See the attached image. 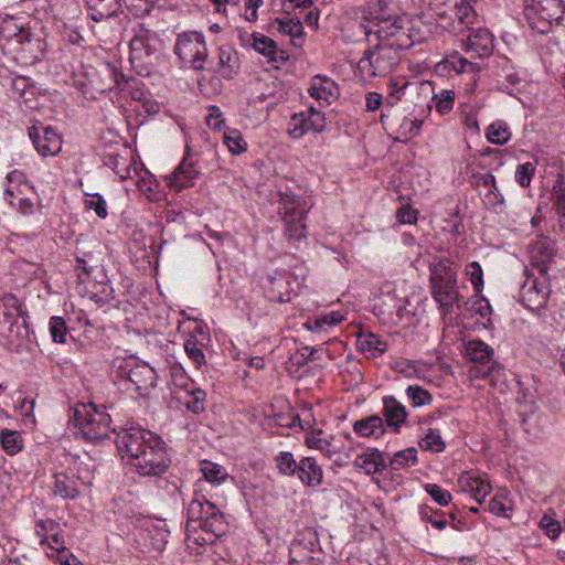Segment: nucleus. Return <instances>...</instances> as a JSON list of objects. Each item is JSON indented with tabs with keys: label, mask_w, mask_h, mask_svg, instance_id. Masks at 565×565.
I'll list each match as a JSON object with an SVG mask.
<instances>
[{
	"label": "nucleus",
	"mask_w": 565,
	"mask_h": 565,
	"mask_svg": "<svg viewBox=\"0 0 565 565\" xmlns=\"http://www.w3.org/2000/svg\"><path fill=\"white\" fill-rule=\"evenodd\" d=\"M115 443L121 459L141 476H160L169 466L164 441L150 430L141 427L121 429Z\"/></svg>",
	"instance_id": "nucleus-1"
},
{
	"label": "nucleus",
	"mask_w": 565,
	"mask_h": 565,
	"mask_svg": "<svg viewBox=\"0 0 565 565\" xmlns=\"http://www.w3.org/2000/svg\"><path fill=\"white\" fill-rule=\"evenodd\" d=\"M0 49L19 64L31 65L44 56L46 42L19 19L6 17L0 21Z\"/></svg>",
	"instance_id": "nucleus-2"
},
{
	"label": "nucleus",
	"mask_w": 565,
	"mask_h": 565,
	"mask_svg": "<svg viewBox=\"0 0 565 565\" xmlns=\"http://www.w3.org/2000/svg\"><path fill=\"white\" fill-rule=\"evenodd\" d=\"M227 531V523L216 505L204 498H194L188 507L186 542L204 546L213 544Z\"/></svg>",
	"instance_id": "nucleus-3"
},
{
	"label": "nucleus",
	"mask_w": 565,
	"mask_h": 565,
	"mask_svg": "<svg viewBox=\"0 0 565 565\" xmlns=\"http://www.w3.org/2000/svg\"><path fill=\"white\" fill-rule=\"evenodd\" d=\"M360 28L371 42L374 36L377 43L385 44L398 51L411 49L416 41L417 33L414 31L412 21L406 15H375L364 18Z\"/></svg>",
	"instance_id": "nucleus-4"
},
{
	"label": "nucleus",
	"mask_w": 565,
	"mask_h": 565,
	"mask_svg": "<svg viewBox=\"0 0 565 565\" xmlns=\"http://www.w3.org/2000/svg\"><path fill=\"white\" fill-rule=\"evenodd\" d=\"M157 373L148 363L134 358H117L110 365L115 386L132 398L147 396L157 384Z\"/></svg>",
	"instance_id": "nucleus-5"
},
{
	"label": "nucleus",
	"mask_w": 565,
	"mask_h": 565,
	"mask_svg": "<svg viewBox=\"0 0 565 565\" xmlns=\"http://www.w3.org/2000/svg\"><path fill=\"white\" fill-rule=\"evenodd\" d=\"M71 423L77 428L76 433L89 443H98L113 431L110 415L95 403L76 405Z\"/></svg>",
	"instance_id": "nucleus-6"
},
{
	"label": "nucleus",
	"mask_w": 565,
	"mask_h": 565,
	"mask_svg": "<svg viewBox=\"0 0 565 565\" xmlns=\"http://www.w3.org/2000/svg\"><path fill=\"white\" fill-rule=\"evenodd\" d=\"M161 50L160 36L154 31L139 25L130 40L129 61L138 74L149 75L150 67L160 58Z\"/></svg>",
	"instance_id": "nucleus-7"
},
{
	"label": "nucleus",
	"mask_w": 565,
	"mask_h": 565,
	"mask_svg": "<svg viewBox=\"0 0 565 565\" xmlns=\"http://www.w3.org/2000/svg\"><path fill=\"white\" fill-rule=\"evenodd\" d=\"M279 213L285 226V236L291 243L306 238V216L309 211L307 202L290 192H279Z\"/></svg>",
	"instance_id": "nucleus-8"
},
{
	"label": "nucleus",
	"mask_w": 565,
	"mask_h": 565,
	"mask_svg": "<svg viewBox=\"0 0 565 565\" xmlns=\"http://www.w3.org/2000/svg\"><path fill=\"white\" fill-rule=\"evenodd\" d=\"M564 12L563 0H525L523 11L529 25L540 33H547L553 24H559Z\"/></svg>",
	"instance_id": "nucleus-9"
},
{
	"label": "nucleus",
	"mask_w": 565,
	"mask_h": 565,
	"mask_svg": "<svg viewBox=\"0 0 565 565\" xmlns=\"http://www.w3.org/2000/svg\"><path fill=\"white\" fill-rule=\"evenodd\" d=\"M174 53L194 71H203L209 56L204 35L195 31L179 34Z\"/></svg>",
	"instance_id": "nucleus-10"
},
{
	"label": "nucleus",
	"mask_w": 565,
	"mask_h": 565,
	"mask_svg": "<svg viewBox=\"0 0 565 565\" xmlns=\"http://www.w3.org/2000/svg\"><path fill=\"white\" fill-rule=\"evenodd\" d=\"M399 52L385 44L377 43L373 50L364 52L359 61V68L370 76H385L398 64Z\"/></svg>",
	"instance_id": "nucleus-11"
},
{
	"label": "nucleus",
	"mask_w": 565,
	"mask_h": 565,
	"mask_svg": "<svg viewBox=\"0 0 565 565\" xmlns=\"http://www.w3.org/2000/svg\"><path fill=\"white\" fill-rule=\"evenodd\" d=\"M524 274L526 278L520 289V301L530 310H540L545 307L551 294L548 278L544 275L536 277L529 268Z\"/></svg>",
	"instance_id": "nucleus-12"
},
{
	"label": "nucleus",
	"mask_w": 565,
	"mask_h": 565,
	"mask_svg": "<svg viewBox=\"0 0 565 565\" xmlns=\"http://www.w3.org/2000/svg\"><path fill=\"white\" fill-rule=\"evenodd\" d=\"M326 116L322 111L309 107L292 115L288 122V134L294 139L302 138L307 132L320 134L326 129Z\"/></svg>",
	"instance_id": "nucleus-13"
},
{
	"label": "nucleus",
	"mask_w": 565,
	"mask_h": 565,
	"mask_svg": "<svg viewBox=\"0 0 565 565\" xmlns=\"http://www.w3.org/2000/svg\"><path fill=\"white\" fill-rule=\"evenodd\" d=\"M28 131L40 156L54 157L61 151L62 138L52 127L44 126L40 122L31 126Z\"/></svg>",
	"instance_id": "nucleus-14"
},
{
	"label": "nucleus",
	"mask_w": 565,
	"mask_h": 565,
	"mask_svg": "<svg viewBox=\"0 0 565 565\" xmlns=\"http://www.w3.org/2000/svg\"><path fill=\"white\" fill-rule=\"evenodd\" d=\"M200 173L199 160L190 153V149L188 148L180 164L167 177L168 185L175 191H181L192 186Z\"/></svg>",
	"instance_id": "nucleus-15"
},
{
	"label": "nucleus",
	"mask_w": 565,
	"mask_h": 565,
	"mask_svg": "<svg viewBox=\"0 0 565 565\" xmlns=\"http://www.w3.org/2000/svg\"><path fill=\"white\" fill-rule=\"evenodd\" d=\"M554 242L547 236L540 235L529 246L530 266L539 275L547 276L548 266L554 257Z\"/></svg>",
	"instance_id": "nucleus-16"
},
{
	"label": "nucleus",
	"mask_w": 565,
	"mask_h": 565,
	"mask_svg": "<svg viewBox=\"0 0 565 565\" xmlns=\"http://www.w3.org/2000/svg\"><path fill=\"white\" fill-rule=\"evenodd\" d=\"M305 444L311 449L321 451L326 457L345 452V446L341 437L328 435L322 429H312L306 435Z\"/></svg>",
	"instance_id": "nucleus-17"
},
{
	"label": "nucleus",
	"mask_w": 565,
	"mask_h": 565,
	"mask_svg": "<svg viewBox=\"0 0 565 565\" xmlns=\"http://www.w3.org/2000/svg\"><path fill=\"white\" fill-rule=\"evenodd\" d=\"M292 278L286 271H276L267 278L265 285L267 297L275 302H289L294 295Z\"/></svg>",
	"instance_id": "nucleus-18"
},
{
	"label": "nucleus",
	"mask_w": 565,
	"mask_h": 565,
	"mask_svg": "<svg viewBox=\"0 0 565 565\" xmlns=\"http://www.w3.org/2000/svg\"><path fill=\"white\" fill-rule=\"evenodd\" d=\"M89 82L94 89L99 93L115 88L124 89L122 86L126 84L124 75L118 74L116 67L109 64L103 65L99 70L92 73L89 75Z\"/></svg>",
	"instance_id": "nucleus-19"
},
{
	"label": "nucleus",
	"mask_w": 565,
	"mask_h": 565,
	"mask_svg": "<svg viewBox=\"0 0 565 565\" xmlns=\"http://www.w3.org/2000/svg\"><path fill=\"white\" fill-rule=\"evenodd\" d=\"M458 487L462 492L470 493L478 503H482L492 490L491 484L473 471L462 472L458 478Z\"/></svg>",
	"instance_id": "nucleus-20"
},
{
	"label": "nucleus",
	"mask_w": 565,
	"mask_h": 565,
	"mask_svg": "<svg viewBox=\"0 0 565 565\" xmlns=\"http://www.w3.org/2000/svg\"><path fill=\"white\" fill-rule=\"evenodd\" d=\"M466 52L471 53V56L483 57L492 53L493 36L486 29L473 30L463 43Z\"/></svg>",
	"instance_id": "nucleus-21"
},
{
	"label": "nucleus",
	"mask_w": 565,
	"mask_h": 565,
	"mask_svg": "<svg viewBox=\"0 0 565 565\" xmlns=\"http://www.w3.org/2000/svg\"><path fill=\"white\" fill-rule=\"evenodd\" d=\"M308 93L320 104L330 105L338 98L339 87L331 78L317 75L311 79Z\"/></svg>",
	"instance_id": "nucleus-22"
},
{
	"label": "nucleus",
	"mask_w": 565,
	"mask_h": 565,
	"mask_svg": "<svg viewBox=\"0 0 565 565\" xmlns=\"http://www.w3.org/2000/svg\"><path fill=\"white\" fill-rule=\"evenodd\" d=\"M382 415L386 426L392 428L395 433H398L401 426L407 418V411L394 396H384Z\"/></svg>",
	"instance_id": "nucleus-23"
},
{
	"label": "nucleus",
	"mask_w": 565,
	"mask_h": 565,
	"mask_svg": "<svg viewBox=\"0 0 565 565\" xmlns=\"http://www.w3.org/2000/svg\"><path fill=\"white\" fill-rule=\"evenodd\" d=\"M241 68L239 57L236 50L230 45H223L218 50V75L224 79L234 78Z\"/></svg>",
	"instance_id": "nucleus-24"
},
{
	"label": "nucleus",
	"mask_w": 565,
	"mask_h": 565,
	"mask_svg": "<svg viewBox=\"0 0 565 565\" xmlns=\"http://www.w3.org/2000/svg\"><path fill=\"white\" fill-rule=\"evenodd\" d=\"M89 18L100 22L116 15L124 0H85Z\"/></svg>",
	"instance_id": "nucleus-25"
},
{
	"label": "nucleus",
	"mask_w": 565,
	"mask_h": 565,
	"mask_svg": "<svg viewBox=\"0 0 565 565\" xmlns=\"http://www.w3.org/2000/svg\"><path fill=\"white\" fill-rule=\"evenodd\" d=\"M296 475L303 484L312 488L320 486L323 480V471L313 457H303L298 462Z\"/></svg>",
	"instance_id": "nucleus-26"
},
{
	"label": "nucleus",
	"mask_w": 565,
	"mask_h": 565,
	"mask_svg": "<svg viewBox=\"0 0 565 565\" xmlns=\"http://www.w3.org/2000/svg\"><path fill=\"white\" fill-rule=\"evenodd\" d=\"M356 348L367 359H376L387 351V343L372 332H360L356 338Z\"/></svg>",
	"instance_id": "nucleus-27"
},
{
	"label": "nucleus",
	"mask_w": 565,
	"mask_h": 565,
	"mask_svg": "<svg viewBox=\"0 0 565 565\" xmlns=\"http://www.w3.org/2000/svg\"><path fill=\"white\" fill-rule=\"evenodd\" d=\"M431 295L445 315L451 313L454 305L459 301L457 282L434 284L431 285Z\"/></svg>",
	"instance_id": "nucleus-28"
},
{
	"label": "nucleus",
	"mask_w": 565,
	"mask_h": 565,
	"mask_svg": "<svg viewBox=\"0 0 565 565\" xmlns=\"http://www.w3.org/2000/svg\"><path fill=\"white\" fill-rule=\"evenodd\" d=\"M79 480L64 472L54 475L53 493L65 500H74L79 495Z\"/></svg>",
	"instance_id": "nucleus-29"
},
{
	"label": "nucleus",
	"mask_w": 565,
	"mask_h": 565,
	"mask_svg": "<svg viewBox=\"0 0 565 565\" xmlns=\"http://www.w3.org/2000/svg\"><path fill=\"white\" fill-rule=\"evenodd\" d=\"M8 185L4 191L6 201L11 204L13 201V196H26L31 194L35 196V192L33 186L25 180H23V174L14 170L7 175Z\"/></svg>",
	"instance_id": "nucleus-30"
},
{
	"label": "nucleus",
	"mask_w": 565,
	"mask_h": 565,
	"mask_svg": "<svg viewBox=\"0 0 565 565\" xmlns=\"http://www.w3.org/2000/svg\"><path fill=\"white\" fill-rule=\"evenodd\" d=\"M353 430L361 437H373L375 439L382 437L385 433L383 418L379 415L355 420Z\"/></svg>",
	"instance_id": "nucleus-31"
},
{
	"label": "nucleus",
	"mask_w": 565,
	"mask_h": 565,
	"mask_svg": "<svg viewBox=\"0 0 565 565\" xmlns=\"http://www.w3.org/2000/svg\"><path fill=\"white\" fill-rule=\"evenodd\" d=\"M430 284L457 282V268L448 258H440L430 266Z\"/></svg>",
	"instance_id": "nucleus-32"
},
{
	"label": "nucleus",
	"mask_w": 565,
	"mask_h": 565,
	"mask_svg": "<svg viewBox=\"0 0 565 565\" xmlns=\"http://www.w3.org/2000/svg\"><path fill=\"white\" fill-rule=\"evenodd\" d=\"M185 408L193 414H201L205 411L206 393L199 387H190L179 396Z\"/></svg>",
	"instance_id": "nucleus-33"
},
{
	"label": "nucleus",
	"mask_w": 565,
	"mask_h": 565,
	"mask_svg": "<svg viewBox=\"0 0 565 565\" xmlns=\"http://www.w3.org/2000/svg\"><path fill=\"white\" fill-rule=\"evenodd\" d=\"M354 466L367 475L380 472L384 469L383 455L380 451H374L370 455L358 456Z\"/></svg>",
	"instance_id": "nucleus-34"
},
{
	"label": "nucleus",
	"mask_w": 565,
	"mask_h": 565,
	"mask_svg": "<svg viewBox=\"0 0 565 565\" xmlns=\"http://www.w3.org/2000/svg\"><path fill=\"white\" fill-rule=\"evenodd\" d=\"M201 471L204 479L213 486H220L230 478L223 466L209 460L201 462Z\"/></svg>",
	"instance_id": "nucleus-35"
},
{
	"label": "nucleus",
	"mask_w": 565,
	"mask_h": 565,
	"mask_svg": "<svg viewBox=\"0 0 565 565\" xmlns=\"http://www.w3.org/2000/svg\"><path fill=\"white\" fill-rule=\"evenodd\" d=\"M467 355L472 362L487 363L489 362L493 350L490 345L481 340H471L466 345Z\"/></svg>",
	"instance_id": "nucleus-36"
},
{
	"label": "nucleus",
	"mask_w": 565,
	"mask_h": 565,
	"mask_svg": "<svg viewBox=\"0 0 565 565\" xmlns=\"http://www.w3.org/2000/svg\"><path fill=\"white\" fill-rule=\"evenodd\" d=\"M552 200L558 213V223L565 231V179L559 177L552 189Z\"/></svg>",
	"instance_id": "nucleus-37"
},
{
	"label": "nucleus",
	"mask_w": 565,
	"mask_h": 565,
	"mask_svg": "<svg viewBox=\"0 0 565 565\" xmlns=\"http://www.w3.org/2000/svg\"><path fill=\"white\" fill-rule=\"evenodd\" d=\"M0 311L6 320L13 324L21 316L19 299L12 294L4 295L0 298Z\"/></svg>",
	"instance_id": "nucleus-38"
},
{
	"label": "nucleus",
	"mask_w": 565,
	"mask_h": 565,
	"mask_svg": "<svg viewBox=\"0 0 565 565\" xmlns=\"http://www.w3.org/2000/svg\"><path fill=\"white\" fill-rule=\"evenodd\" d=\"M431 18L444 29L457 31L458 28L455 25L454 13H456V7L448 4L437 6L431 10Z\"/></svg>",
	"instance_id": "nucleus-39"
},
{
	"label": "nucleus",
	"mask_w": 565,
	"mask_h": 565,
	"mask_svg": "<svg viewBox=\"0 0 565 565\" xmlns=\"http://www.w3.org/2000/svg\"><path fill=\"white\" fill-rule=\"evenodd\" d=\"M253 47L266 56L269 62H276L277 58V44L276 42L266 35H253Z\"/></svg>",
	"instance_id": "nucleus-40"
},
{
	"label": "nucleus",
	"mask_w": 565,
	"mask_h": 565,
	"mask_svg": "<svg viewBox=\"0 0 565 565\" xmlns=\"http://www.w3.org/2000/svg\"><path fill=\"white\" fill-rule=\"evenodd\" d=\"M417 462V449L415 447H408L404 450H399L390 460V467L392 470H399L406 467L414 466Z\"/></svg>",
	"instance_id": "nucleus-41"
},
{
	"label": "nucleus",
	"mask_w": 565,
	"mask_h": 565,
	"mask_svg": "<svg viewBox=\"0 0 565 565\" xmlns=\"http://www.w3.org/2000/svg\"><path fill=\"white\" fill-rule=\"evenodd\" d=\"M271 26L276 28L279 33L290 35L291 38H298L303 34V26L299 19L284 20L276 18L271 22Z\"/></svg>",
	"instance_id": "nucleus-42"
},
{
	"label": "nucleus",
	"mask_w": 565,
	"mask_h": 565,
	"mask_svg": "<svg viewBox=\"0 0 565 565\" xmlns=\"http://www.w3.org/2000/svg\"><path fill=\"white\" fill-rule=\"evenodd\" d=\"M184 351L188 358L193 361L196 367L205 363V355L203 353V342L191 335L184 341Z\"/></svg>",
	"instance_id": "nucleus-43"
},
{
	"label": "nucleus",
	"mask_w": 565,
	"mask_h": 565,
	"mask_svg": "<svg viewBox=\"0 0 565 565\" xmlns=\"http://www.w3.org/2000/svg\"><path fill=\"white\" fill-rule=\"evenodd\" d=\"M431 100L436 110L440 115H447L454 108L455 92L451 89H441L440 92L434 94Z\"/></svg>",
	"instance_id": "nucleus-44"
},
{
	"label": "nucleus",
	"mask_w": 565,
	"mask_h": 565,
	"mask_svg": "<svg viewBox=\"0 0 565 565\" xmlns=\"http://www.w3.org/2000/svg\"><path fill=\"white\" fill-rule=\"evenodd\" d=\"M223 141L233 154H239L246 151L247 142L237 129H228L224 132Z\"/></svg>",
	"instance_id": "nucleus-45"
},
{
	"label": "nucleus",
	"mask_w": 565,
	"mask_h": 565,
	"mask_svg": "<svg viewBox=\"0 0 565 565\" xmlns=\"http://www.w3.org/2000/svg\"><path fill=\"white\" fill-rule=\"evenodd\" d=\"M316 350L311 347H302L290 354L288 360L289 373L296 372L305 366L311 359Z\"/></svg>",
	"instance_id": "nucleus-46"
},
{
	"label": "nucleus",
	"mask_w": 565,
	"mask_h": 565,
	"mask_svg": "<svg viewBox=\"0 0 565 565\" xmlns=\"http://www.w3.org/2000/svg\"><path fill=\"white\" fill-rule=\"evenodd\" d=\"M487 139L494 145H505L511 139V132L503 122H493L487 129Z\"/></svg>",
	"instance_id": "nucleus-47"
},
{
	"label": "nucleus",
	"mask_w": 565,
	"mask_h": 565,
	"mask_svg": "<svg viewBox=\"0 0 565 565\" xmlns=\"http://www.w3.org/2000/svg\"><path fill=\"white\" fill-rule=\"evenodd\" d=\"M419 446L423 450L433 452H441L446 448V444L443 440L438 430L428 429L426 435L420 439Z\"/></svg>",
	"instance_id": "nucleus-48"
},
{
	"label": "nucleus",
	"mask_w": 565,
	"mask_h": 565,
	"mask_svg": "<svg viewBox=\"0 0 565 565\" xmlns=\"http://www.w3.org/2000/svg\"><path fill=\"white\" fill-rule=\"evenodd\" d=\"M54 532H62L61 525L53 519L39 520L35 523V534L40 537V544L50 543V535Z\"/></svg>",
	"instance_id": "nucleus-49"
},
{
	"label": "nucleus",
	"mask_w": 565,
	"mask_h": 565,
	"mask_svg": "<svg viewBox=\"0 0 565 565\" xmlns=\"http://www.w3.org/2000/svg\"><path fill=\"white\" fill-rule=\"evenodd\" d=\"M275 462L279 473L288 477L296 475L298 462H296L294 455L291 452H279L275 458Z\"/></svg>",
	"instance_id": "nucleus-50"
},
{
	"label": "nucleus",
	"mask_w": 565,
	"mask_h": 565,
	"mask_svg": "<svg viewBox=\"0 0 565 565\" xmlns=\"http://www.w3.org/2000/svg\"><path fill=\"white\" fill-rule=\"evenodd\" d=\"M114 289L108 282H93L89 297L98 305H104L113 299Z\"/></svg>",
	"instance_id": "nucleus-51"
},
{
	"label": "nucleus",
	"mask_w": 565,
	"mask_h": 565,
	"mask_svg": "<svg viewBox=\"0 0 565 565\" xmlns=\"http://www.w3.org/2000/svg\"><path fill=\"white\" fill-rule=\"evenodd\" d=\"M344 315L341 311H330L317 319L312 322H307L308 329L311 331H319L324 326H337L344 320Z\"/></svg>",
	"instance_id": "nucleus-52"
},
{
	"label": "nucleus",
	"mask_w": 565,
	"mask_h": 565,
	"mask_svg": "<svg viewBox=\"0 0 565 565\" xmlns=\"http://www.w3.org/2000/svg\"><path fill=\"white\" fill-rule=\"evenodd\" d=\"M1 444L3 450L13 456L22 449V438L18 431L3 430L1 433Z\"/></svg>",
	"instance_id": "nucleus-53"
},
{
	"label": "nucleus",
	"mask_w": 565,
	"mask_h": 565,
	"mask_svg": "<svg viewBox=\"0 0 565 565\" xmlns=\"http://www.w3.org/2000/svg\"><path fill=\"white\" fill-rule=\"evenodd\" d=\"M406 395L412 401L414 407L429 405L433 402L431 394L419 385H409L406 388Z\"/></svg>",
	"instance_id": "nucleus-54"
},
{
	"label": "nucleus",
	"mask_w": 565,
	"mask_h": 565,
	"mask_svg": "<svg viewBox=\"0 0 565 565\" xmlns=\"http://www.w3.org/2000/svg\"><path fill=\"white\" fill-rule=\"evenodd\" d=\"M467 305L470 306V311L479 315L482 319H489L491 316L492 308L488 299L480 295H475L472 298H470Z\"/></svg>",
	"instance_id": "nucleus-55"
},
{
	"label": "nucleus",
	"mask_w": 565,
	"mask_h": 565,
	"mask_svg": "<svg viewBox=\"0 0 565 565\" xmlns=\"http://www.w3.org/2000/svg\"><path fill=\"white\" fill-rule=\"evenodd\" d=\"M85 206L94 210L100 218H105L108 214L106 201L99 193L86 194Z\"/></svg>",
	"instance_id": "nucleus-56"
},
{
	"label": "nucleus",
	"mask_w": 565,
	"mask_h": 565,
	"mask_svg": "<svg viewBox=\"0 0 565 565\" xmlns=\"http://www.w3.org/2000/svg\"><path fill=\"white\" fill-rule=\"evenodd\" d=\"M426 492L431 499L440 507H446L451 501V493L443 489L439 484L427 483L425 484Z\"/></svg>",
	"instance_id": "nucleus-57"
},
{
	"label": "nucleus",
	"mask_w": 565,
	"mask_h": 565,
	"mask_svg": "<svg viewBox=\"0 0 565 565\" xmlns=\"http://www.w3.org/2000/svg\"><path fill=\"white\" fill-rule=\"evenodd\" d=\"M35 199H36V195L32 196L31 194H29L26 196H19V198L13 196V201H11L10 205L12 207H14L22 215H30V214H33L36 209V204L34 202Z\"/></svg>",
	"instance_id": "nucleus-58"
},
{
	"label": "nucleus",
	"mask_w": 565,
	"mask_h": 565,
	"mask_svg": "<svg viewBox=\"0 0 565 565\" xmlns=\"http://www.w3.org/2000/svg\"><path fill=\"white\" fill-rule=\"evenodd\" d=\"M50 333L54 342H65L67 328L66 322L62 317L54 316L50 319Z\"/></svg>",
	"instance_id": "nucleus-59"
},
{
	"label": "nucleus",
	"mask_w": 565,
	"mask_h": 565,
	"mask_svg": "<svg viewBox=\"0 0 565 565\" xmlns=\"http://www.w3.org/2000/svg\"><path fill=\"white\" fill-rule=\"evenodd\" d=\"M392 370L395 373H399L406 377H413L419 373L415 361L407 359H399L392 364Z\"/></svg>",
	"instance_id": "nucleus-60"
},
{
	"label": "nucleus",
	"mask_w": 565,
	"mask_h": 565,
	"mask_svg": "<svg viewBox=\"0 0 565 565\" xmlns=\"http://www.w3.org/2000/svg\"><path fill=\"white\" fill-rule=\"evenodd\" d=\"M390 86L391 90L384 99L385 108H393L401 100V98L404 96V90L407 86V83H404L399 86L398 83L391 82Z\"/></svg>",
	"instance_id": "nucleus-61"
},
{
	"label": "nucleus",
	"mask_w": 565,
	"mask_h": 565,
	"mask_svg": "<svg viewBox=\"0 0 565 565\" xmlns=\"http://www.w3.org/2000/svg\"><path fill=\"white\" fill-rule=\"evenodd\" d=\"M466 273L469 276L471 284L477 291H480L483 286V271L479 263L471 262L466 267Z\"/></svg>",
	"instance_id": "nucleus-62"
},
{
	"label": "nucleus",
	"mask_w": 565,
	"mask_h": 565,
	"mask_svg": "<svg viewBox=\"0 0 565 565\" xmlns=\"http://www.w3.org/2000/svg\"><path fill=\"white\" fill-rule=\"evenodd\" d=\"M540 527L544 531V533L552 540H555L559 536L562 527L558 521L553 520L552 518L544 515L540 521Z\"/></svg>",
	"instance_id": "nucleus-63"
},
{
	"label": "nucleus",
	"mask_w": 565,
	"mask_h": 565,
	"mask_svg": "<svg viewBox=\"0 0 565 565\" xmlns=\"http://www.w3.org/2000/svg\"><path fill=\"white\" fill-rule=\"evenodd\" d=\"M533 172L534 167L532 163L526 162L523 164H519L515 171L516 182L523 188L529 186L532 180Z\"/></svg>",
	"instance_id": "nucleus-64"
}]
</instances>
